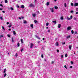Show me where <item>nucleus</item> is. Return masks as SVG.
I'll return each instance as SVG.
<instances>
[{
  "mask_svg": "<svg viewBox=\"0 0 78 78\" xmlns=\"http://www.w3.org/2000/svg\"><path fill=\"white\" fill-rule=\"evenodd\" d=\"M72 18H73V16H70V18L69 17L67 16L66 17V19L68 20H70L71 19H72Z\"/></svg>",
  "mask_w": 78,
  "mask_h": 78,
  "instance_id": "f257e3e1",
  "label": "nucleus"
},
{
  "mask_svg": "<svg viewBox=\"0 0 78 78\" xmlns=\"http://www.w3.org/2000/svg\"><path fill=\"white\" fill-rule=\"evenodd\" d=\"M72 29V28L70 26H69L67 27V31H69V30H70Z\"/></svg>",
  "mask_w": 78,
  "mask_h": 78,
  "instance_id": "f03ea898",
  "label": "nucleus"
},
{
  "mask_svg": "<svg viewBox=\"0 0 78 78\" xmlns=\"http://www.w3.org/2000/svg\"><path fill=\"white\" fill-rule=\"evenodd\" d=\"M34 6V5L33 4L31 3L29 5V7H33Z\"/></svg>",
  "mask_w": 78,
  "mask_h": 78,
  "instance_id": "7ed1b4c3",
  "label": "nucleus"
},
{
  "mask_svg": "<svg viewBox=\"0 0 78 78\" xmlns=\"http://www.w3.org/2000/svg\"><path fill=\"white\" fill-rule=\"evenodd\" d=\"M50 9L51 12H54V10H53V8H50Z\"/></svg>",
  "mask_w": 78,
  "mask_h": 78,
  "instance_id": "20e7f679",
  "label": "nucleus"
},
{
  "mask_svg": "<svg viewBox=\"0 0 78 78\" xmlns=\"http://www.w3.org/2000/svg\"><path fill=\"white\" fill-rule=\"evenodd\" d=\"M74 6H78V3H75L74 5Z\"/></svg>",
  "mask_w": 78,
  "mask_h": 78,
  "instance_id": "39448f33",
  "label": "nucleus"
},
{
  "mask_svg": "<svg viewBox=\"0 0 78 78\" xmlns=\"http://www.w3.org/2000/svg\"><path fill=\"white\" fill-rule=\"evenodd\" d=\"M30 48H33V44L32 43H30Z\"/></svg>",
  "mask_w": 78,
  "mask_h": 78,
  "instance_id": "423d86ee",
  "label": "nucleus"
},
{
  "mask_svg": "<svg viewBox=\"0 0 78 78\" xmlns=\"http://www.w3.org/2000/svg\"><path fill=\"white\" fill-rule=\"evenodd\" d=\"M12 32H13V34H14V35H16V32L15 31H13Z\"/></svg>",
  "mask_w": 78,
  "mask_h": 78,
  "instance_id": "0eeeda50",
  "label": "nucleus"
},
{
  "mask_svg": "<svg viewBox=\"0 0 78 78\" xmlns=\"http://www.w3.org/2000/svg\"><path fill=\"white\" fill-rule=\"evenodd\" d=\"M23 39H20V41L21 44H23Z\"/></svg>",
  "mask_w": 78,
  "mask_h": 78,
  "instance_id": "6e6552de",
  "label": "nucleus"
},
{
  "mask_svg": "<svg viewBox=\"0 0 78 78\" xmlns=\"http://www.w3.org/2000/svg\"><path fill=\"white\" fill-rule=\"evenodd\" d=\"M21 8H22V9H23L24 8V5H22L21 6Z\"/></svg>",
  "mask_w": 78,
  "mask_h": 78,
  "instance_id": "1a4fd4ad",
  "label": "nucleus"
},
{
  "mask_svg": "<svg viewBox=\"0 0 78 78\" xmlns=\"http://www.w3.org/2000/svg\"><path fill=\"white\" fill-rule=\"evenodd\" d=\"M55 45L56 46H58V45H59V44H58V42H56L55 43Z\"/></svg>",
  "mask_w": 78,
  "mask_h": 78,
  "instance_id": "9d476101",
  "label": "nucleus"
},
{
  "mask_svg": "<svg viewBox=\"0 0 78 78\" xmlns=\"http://www.w3.org/2000/svg\"><path fill=\"white\" fill-rule=\"evenodd\" d=\"M36 37L37 38V39H41V38L39 37L38 36H36Z\"/></svg>",
  "mask_w": 78,
  "mask_h": 78,
  "instance_id": "9b49d317",
  "label": "nucleus"
},
{
  "mask_svg": "<svg viewBox=\"0 0 78 78\" xmlns=\"http://www.w3.org/2000/svg\"><path fill=\"white\" fill-rule=\"evenodd\" d=\"M32 16L34 17H35V16H36V14L35 13L33 14Z\"/></svg>",
  "mask_w": 78,
  "mask_h": 78,
  "instance_id": "f8f14e48",
  "label": "nucleus"
},
{
  "mask_svg": "<svg viewBox=\"0 0 78 78\" xmlns=\"http://www.w3.org/2000/svg\"><path fill=\"white\" fill-rule=\"evenodd\" d=\"M71 48H72V45H69V48L70 50H71Z\"/></svg>",
  "mask_w": 78,
  "mask_h": 78,
  "instance_id": "ddd939ff",
  "label": "nucleus"
},
{
  "mask_svg": "<svg viewBox=\"0 0 78 78\" xmlns=\"http://www.w3.org/2000/svg\"><path fill=\"white\" fill-rule=\"evenodd\" d=\"M60 19L61 20H63V19H64V17L62 16L60 17Z\"/></svg>",
  "mask_w": 78,
  "mask_h": 78,
  "instance_id": "4468645a",
  "label": "nucleus"
},
{
  "mask_svg": "<svg viewBox=\"0 0 78 78\" xmlns=\"http://www.w3.org/2000/svg\"><path fill=\"white\" fill-rule=\"evenodd\" d=\"M70 38V35H69L66 37V38L67 39H69V38Z\"/></svg>",
  "mask_w": 78,
  "mask_h": 78,
  "instance_id": "2eb2a0df",
  "label": "nucleus"
},
{
  "mask_svg": "<svg viewBox=\"0 0 78 78\" xmlns=\"http://www.w3.org/2000/svg\"><path fill=\"white\" fill-rule=\"evenodd\" d=\"M50 5V2H47L46 3V5H47V6H48V5Z\"/></svg>",
  "mask_w": 78,
  "mask_h": 78,
  "instance_id": "dca6fc26",
  "label": "nucleus"
},
{
  "mask_svg": "<svg viewBox=\"0 0 78 78\" xmlns=\"http://www.w3.org/2000/svg\"><path fill=\"white\" fill-rule=\"evenodd\" d=\"M11 39L12 40V42L13 43L14 42V38L13 37L11 38Z\"/></svg>",
  "mask_w": 78,
  "mask_h": 78,
  "instance_id": "f3484780",
  "label": "nucleus"
},
{
  "mask_svg": "<svg viewBox=\"0 0 78 78\" xmlns=\"http://www.w3.org/2000/svg\"><path fill=\"white\" fill-rule=\"evenodd\" d=\"M23 23H27V21L24 20Z\"/></svg>",
  "mask_w": 78,
  "mask_h": 78,
  "instance_id": "a211bd4d",
  "label": "nucleus"
},
{
  "mask_svg": "<svg viewBox=\"0 0 78 78\" xmlns=\"http://www.w3.org/2000/svg\"><path fill=\"white\" fill-rule=\"evenodd\" d=\"M30 27L31 28H33V24H31L30 25Z\"/></svg>",
  "mask_w": 78,
  "mask_h": 78,
  "instance_id": "6ab92c4d",
  "label": "nucleus"
},
{
  "mask_svg": "<svg viewBox=\"0 0 78 78\" xmlns=\"http://www.w3.org/2000/svg\"><path fill=\"white\" fill-rule=\"evenodd\" d=\"M2 37H3V35H0V38H2Z\"/></svg>",
  "mask_w": 78,
  "mask_h": 78,
  "instance_id": "aec40b11",
  "label": "nucleus"
},
{
  "mask_svg": "<svg viewBox=\"0 0 78 78\" xmlns=\"http://www.w3.org/2000/svg\"><path fill=\"white\" fill-rule=\"evenodd\" d=\"M64 5L65 8H66V7H67V4H66V3H65Z\"/></svg>",
  "mask_w": 78,
  "mask_h": 78,
  "instance_id": "412c9836",
  "label": "nucleus"
},
{
  "mask_svg": "<svg viewBox=\"0 0 78 78\" xmlns=\"http://www.w3.org/2000/svg\"><path fill=\"white\" fill-rule=\"evenodd\" d=\"M48 25H49V23H47L46 24V27L48 26Z\"/></svg>",
  "mask_w": 78,
  "mask_h": 78,
  "instance_id": "4be33fe9",
  "label": "nucleus"
},
{
  "mask_svg": "<svg viewBox=\"0 0 78 78\" xmlns=\"http://www.w3.org/2000/svg\"><path fill=\"white\" fill-rule=\"evenodd\" d=\"M65 56L66 58H67V54H66L65 55Z\"/></svg>",
  "mask_w": 78,
  "mask_h": 78,
  "instance_id": "5701e85b",
  "label": "nucleus"
},
{
  "mask_svg": "<svg viewBox=\"0 0 78 78\" xmlns=\"http://www.w3.org/2000/svg\"><path fill=\"white\" fill-rule=\"evenodd\" d=\"M34 23H36L37 22V20H34Z\"/></svg>",
  "mask_w": 78,
  "mask_h": 78,
  "instance_id": "b1692460",
  "label": "nucleus"
},
{
  "mask_svg": "<svg viewBox=\"0 0 78 78\" xmlns=\"http://www.w3.org/2000/svg\"><path fill=\"white\" fill-rule=\"evenodd\" d=\"M61 27V24H59L58 25V28H60Z\"/></svg>",
  "mask_w": 78,
  "mask_h": 78,
  "instance_id": "393cba45",
  "label": "nucleus"
},
{
  "mask_svg": "<svg viewBox=\"0 0 78 78\" xmlns=\"http://www.w3.org/2000/svg\"><path fill=\"white\" fill-rule=\"evenodd\" d=\"M5 3H8V0H5Z\"/></svg>",
  "mask_w": 78,
  "mask_h": 78,
  "instance_id": "a878e982",
  "label": "nucleus"
},
{
  "mask_svg": "<svg viewBox=\"0 0 78 78\" xmlns=\"http://www.w3.org/2000/svg\"><path fill=\"white\" fill-rule=\"evenodd\" d=\"M17 45V47H19V46H20V44H19V43H18Z\"/></svg>",
  "mask_w": 78,
  "mask_h": 78,
  "instance_id": "bb28decb",
  "label": "nucleus"
},
{
  "mask_svg": "<svg viewBox=\"0 0 78 78\" xmlns=\"http://www.w3.org/2000/svg\"><path fill=\"white\" fill-rule=\"evenodd\" d=\"M7 36L8 37H11V35H10L8 34L7 35Z\"/></svg>",
  "mask_w": 78,
  "mask_h": 78,
  "instance_id": "cd10ccee",
  "label": "nucleus"
},
{
  "mask_svg": "<svg viewBox=\"0 0 78 78\" xmlns=\"http://www.w3.org/2000/svg\"><path fill=\"white\" fill-rule=\"evenodd\" d=\"M6 70V68L5 69L4 71V73H5Z\"/></svg>",
  "mask_w": 78,
  "mask_h": 78,
  "instance_id": "c85d7f7f",
  "label": "nucleus"
},
{
  "mask_svg": "<svg viewBox=\"0 0 78 78\" xmlns=\"http://www.w3.org/2000/svg\"><path fill=\"white\" fill-rule=\"evenodd\" d=\"M10 9H11V10H12V11H13V10H14V9L12 7H11Z\"/></svg>",
  "mask_w": 78,
  "mask_h": 78,
  "instance_id": "c756f323",
  "label": "nucleus"
},
{
  "mask_svg": "<svg viewBox=\"0 0 78 78\" xmlns=\"http://www.w3.org/2000/svg\"><path fill=\"white\" fill-rule=\"evenodd\" d=\"M71 33H72V34H73V33H74V32L73 31V30H71Z\"/></svg>",
  "mask_w": 78,
  "mask_h": 78,
  "instance_id": "7c9ffc66",
  "label": "nucleus"
},
{
  "mask_svg": "<svg viewBox=\"0 0 78 78\" xmlns=\"http://www.w3.org/2000/svg\"><path fill=\"white\" fill-rule=\"evenodd\" d=\"M64 67H65V69H67V66H66L65 65L64 66Z\"/></svg>",
  "mask_w": 78,
  "mask_h": 78,
  "instance_id": "2f4dec72",
  "label": "nucleus"
},
{
  "mask_svg": "<svg viewBox=\"0 0 78 78\" xmlns=\"http://www.w3.org/2000/svg\"><path fill=\"white\" fill-rule=\"evenodd\" d=\"M55 8L56 9H57L58 8V7L57 6H55Z\"/></svg>",
  "mask_w": 78,
  "mask_h": 78,
  "instance_id": "473e14b6",
  "label": "nucleus"
},
{
  "mask_svg": "<svg viewBox=\"0 0 78 78\" xmlns=\"http://www.w3.org/2000/svg\"><path fill=\"white\" fill-rule=\"evenodd\" d=\"M16 7L18 8H20V7L19 6V5H16Z\"/></svg>",
  "mask_w": 78,
  "mask_h": 78,
  "instance_id": "72a5a7b5",
  "label": "nucleus"
},
{
  "mask_svg": "<svg viewBox=\"0 0 78 78\" xmlns=\"http://www.w3.org/2000/svg\"><path fill=\"white\" fill-rule=\"evenodd\" d=\"M17 56H18V55H17V53H16V54L15 55V56H16V57H17Z\"/></svg>",
  "mask_w": 78,
  "mask_h": 78,
  "instance_id": "f704fd0d",
  "label": "nucleus"
},
{
  "mask_svg": "<svg viewBox=\"0 0 78 78\" xmlns=\"http://www.w3.org/2000/svg\"><path fill=\"white\" fill-rule=\"evenodd\" d=\"M52 22L53 23H55V24H56V21H53Z\"/></svg>",
  "mask_w": 78,
  "mask_h": 78,
  "instance_id": "c9c22d12",
  "label": "nucleus"
},
{
  "mask_svg": "<svg viewBox=\"0 0 78 78\" xmlns=\"http://www.w3.org/2000/svg\"><path fill=\"white\" fill-rule=\"evenodd\" d=\"M2 28L3 30H5V28H4V27L3 26H2Z\"/></svg>",
  "mask_w": 78,
  "mask_h": 78,
  "instance_id": "e433bc0d",
  "label": "nucleus"
},
{
  "mask_svg": "<svg viewBox=\"0 0 78 78\" xmlns=\"http://www.w3.org/2000/svg\"><path fill=\"white\" fill-rule=\"evenodd\" d=\"M71 63L72 64H73V61H71Z\"/></svg>",
  "mask_w": 78,
  "mask_h": 78,
  "instance_id": "4c0bfd02",
  "label": "nucleus"
},
{
  "mask_svg": "<svg viewBox=\"0 0 78 78\" xmlns=\"http://www.w3.org/2000/svg\"><path fill=\"white\" fill-rule=\"evenodd\" d=\"M74 33L75 34H77V32H76V31H75V32H74Z\"/></svg>",
  "mask_w": 78,
  "mask_h": 78,
  "instance_id": "58836bf2",
  "label": "nucleus"
},
{
  "mask_svg": "<svg viewBox=\"0 0 78 78\" xmlns=\"http://www.w3.org/2000/svg\"><path fill=\"white\" fill-rule=\"evenodd\" d=\"M61 57L62 58H62H63V55H61Z\"/></svg>",
  "mask_w": 78,
  "mask_h": 78,
  "instance_id": "ea45409f",
  "label": "nucleus"
},
{
  "mask_svg": "<svg viewBox=\"0 0 78 78\" xmlns=\"http://www.w3.org/2000/svg\"><path fill=\"white\" fill-rule=\"evenodd\" d=\"M71 6H73V3H72L71 4Z\"/></svg>",
  "mask_w": 78,
  "mask_h": 78,
  "instance_id": "a19ab883",
  "label": "nucleus"
},
{
  "mask_svg": "<svg viewBox=\"0 0 78 78\" xmlns=\"http://www.w3.org/2000/svg\"><path fill=\"white\" fill-rule=\"evenodd\" d=\"M0 19H1V20H3V18L2 17H0Z\"/></svg>",
  "mask_w": 78,
  "mask_h": 78,
  "instance_id": "79ce46f5",
  "label": "nucleus"
},
{
  "mask_svg": "<svg viewBox=\"0 0 78 78\" xmlns=\"http://www.w3.org/2000/svg\"><path fill=\"white\" fill-rule=\"evenodd\" d=\"M70 12H71V13H73V11L71 10L70 11Z\"/></svg>",
  "mask_w": 78,
  "mask_h": 78,
  "instance_id": "37998d69",
  "label": "nucleus"
},
{
  "mask_svg": "<svg viewBox=\"0 0 78 78\" xmlns=\"http://www.w3.org/2000/svg\"><path fill=\"white\" fill-rule=\"evenodd\" d=\"M62 45H64V44H66V42L62 43Z\"/></svg>",
  "mask_w": 78,
  "mask_h": 78,
  "instance_id": "c03bdc74",
  "label": "nucleus"
},
{
  "mask_svg": "<svg viewBox=\"0 0 78 78\" xmlns=\"http://www.w3.org/2000/svg\"><path fill=\"white\" fill-rule=\"evenodd\" d=\"M11 27H12V25H10L9 26V28H10Z\"/></svg>",
  "mask_w": 78,
  "mask_h": 78,
  "instance_id": "a18cd8bd",
  "label": "nucleus"
},
{
  "mask_svg": "<svg viewBox=\"0 0 78 78\" xmlns=\"http://www.w3.org/2000/svg\"><path fill=\"white\" fill-rule=\"evenodd\" d=\"M41 56V58H44V56H43V55L42 54Z\"/></svg>",
  "mask_w": 78,
  "mask_h": 78,
  "instance_id": "49530a36",
  "label": "nucleus"
},
{
  "mask_svg": "<svg viewBox=\"0 0 78 78\" xmlns=\"http://www.w3.org/2000/svg\"><path fill=\"white\" fill-rule=\"evenodd\" d=\"M73 20H76V18H75V17H74Z\"/></svg>",
  "mask_w": 78,
  "mask_h": 78,
  "instance_id": "de8ad7c7",
  "label": "nucleus"
},
{
  "mask_svg": "<svg viewBox=\"0 0 78 78\" xmlns=\"http://www.w3.org/2000/svg\"><path fill=\"white\" fill-rule=\"evenodd\" d=\"M59 50H57V53H59Z\"/></svg>",
  "mask_w": 78,
  "mask_h": 78,
  "instance_id": "09e8293b",
  "label": "nucleus"
},
{
  "mask_svg": "<svg viewBox=\"0 0 78 78\" xmlns=\"http://www.w3.org/2000/svg\"><path fill=\"white\" fill-rule=\"evenodd\" d=\"M0 6H3V5L2 4H0Z\"/></svg>",
  "mask_w": 78,
  "mask_h": 78,
  "instance_id": "8fccbe9b",
  "label": "nucleus"
},
{
  "mask_svg": "<svg viewBox=\"0 0 78 78\" xmlns=\"http://www.w3.org/2000/svg\"><path fill=\"white\" fill-rule=\"evenodd\" d=\"M23 50V49H22L21 50V51L22 52V51Z\"/></svg>",
  "mask_w": 78,
  "mask_h": 78,
  "instance_id": "3c124183",
  "label": "nucleus"
},
{
  "mask_svg": "<svg viewBox=\"0 0 78 78\" xmlns=\"http://www.w3.org/2000/svg\"><path fill=\"white\" fill-rule=\"evenodd\" d=\"M76 11H78V8H77L76 9Z\"/></svg>",
  "mask_w": 78,
  "mask_h": 78,
  "instance_id": "603ef678",
  "label": "nucleus"
},
{
  "mask_svg": "<svg viewBox=\"0 0 78 78\" xmlns=\"http://www.w3.org/2000/svg\"><path fill=\"white\" fill-rule=\"evenodd\" d=\"M6 76V73H5L4 75V76Z\"/></svg>",
  "mask_w": 78,
  "mask_h": 78,
  "instance_id": "864d4df0",
  "label": "nucleus"
},
{
  "mask_svg": "<svg viewBox=\"0 0 78 78\" xmlns=\"http://www.w3.org/2000/svg\"><path fill=\"white\" fill-rule=\"evenodd\" d=\"M19 19H20V20H21V18L20 17H19Z\"/></svg>",
  "mask_w": 78,
  "mask_h": 78,
  "instance_id": "5fc2aeb1",
  "label": "nucleus"
},
{
  "mask_svg": "<svg viewBox=\"0 0 78 78\" xmlns=\"http://www.w3.org/2000/svg\"><path fill=\"white\" fill-rule=\"evenodd\" d=\"M69 67H70V68H73V66H70Z\"/></svg>",
  "mask_w": 78,
  "mask_h": 78,
  "instance_id": "6e6d98bb",
  "label": "nucleus"
},
{
  "mask_svg": "<svg viewBox=\"0 0 78 78\" xmlns=\"http://www.w3.org/2000/svg\"><path fill=\"white\" fill-rule=\"evenodd\" d=\"M3 9L0 8V11H2Z\"/></svg>",
  "mask_w": 78,
  "mask_h": 78,
  "instance_id": "4d7b16f0",
  "label": "nucleus"
},
{
  "mask_svg": "<svg viewBox=\"0 0 78 78\" xmlns=\"http://www.w3.org/2000/svg\"><path fill=\"white\" fill-rule=\"evenodd\" d=\"M2 12L3 13H5V12L4 11H2Z\"/></svg>",
  "mask_w": 78,
  "mask_h": 78,
  "instance_id": "13d9d810",
  "label": "nucleus"
},
{
  "mask_svg": "<svg viewBox=\"0 0 78 78\" xmlns=\"http://www.w3.org/2000/svg\"><path fill=\"white\" fill-rule=\"evenodd\" d=\"M76 14H78V12H76Z\"/></svg>",
  "mask_w": 78,
  "mask_h": 78,
  "instance_id": "bf43d9fd",
  "label": "nucleus"
},
{
  "mask_svg": "<svg viewBox=\"0 0 78 78\" xmlns=\"http://www.w3.org/2000/svg\"><path fill=\"white\" fill-rule=\"evenodd\" d=\"M21 18H22V19H23V18H24V17H23V16H22V17H21Z\"/></svg>",
  "mask_w": 78,
  "mask_h": 78,
  "instance_id": "052dcab7",
  "label": "nucleus"
},
{
  "mask_svg": "<svg viewBox=\"0 0 78 78\" xmlns=\"http://www.w3.org/2000/svg\"><path fill=\"white\" fill-rule=\"evenodd\" d=\"M53 63H54V62L53 61L52 62L51 64H53Z\"/></svg>",
  "mask_w": 78,
  "mask_h": 78,
  "instance_id": "680f3d73",
  "label": "nucleus"
},
{
  "mask_svg": "<svg viewBox=\"0 0 78 78\" xmlns=\"http://www.w3.org/2000/svg\"><path fill=\"white\" fill-rule=\"evenodd\" d=\"M37 43L39 44V43H40V41H38Z\"/></svg>",
  "mask_w": 78,
  "mask_h": 78,
  "instance_id": "e2e57ef3",
  "label": "nucleus"
},
{
  "mask_svg": "<svg viewBox=\"0 0 78 78\" xmlns=\"http://www.w3.org/2000/svg\"><path fill=\"white\" fill-rule=\"evenodd\" d=\"M7 25H8V24H9V22H7Z\"/></svg>",
  "mask_w": 78,
  "mask_h": 78,
  "instance_id": "0e129e2a",
  "label": "nucleus"
},
{
  "mask_svg": "<svg viewBox=\"0 0 78 78\" xmlns=\"http://www.w3.org/2000/svg\"><path fill=\"white\" fill-rule=\"evenodd\" d=\"M9 31H11V29H9Z\"/></svg>",
  "mask_w": 78,
  "mask_h": 78,
  "instance_id": "69168bd1",
  "label": "nucleus"
},
{
  "mask_svg": "<svg viewBox=\"0 0 78 78\" xmlns=\"http://www.w3.org/2000/svg\"><path fill=\"white\" fill-rule=\"evenodd\" d=\"M50 30H48V32H50Z\"/></svg>",
  "mask_w": 78,
  "mask_h": 78,
  "instance_id": "338daca9",
  "label": "nucleus"
},
{
  "mask_svg": "<svg viewBox=\"0 0 78 78\" xmlns=\"http://www.w3.org/2000/svg\"><path fill=\"white\" fill-rule=\"evenodd\" d=\"M43 40L44 41V40H45V38H43Z\"/></svg>",
  "mask_w": 78,
  "mask_h": 78,
  "instance_id": "774afa93",
  "label": "nucleus"
}]
</instances>
